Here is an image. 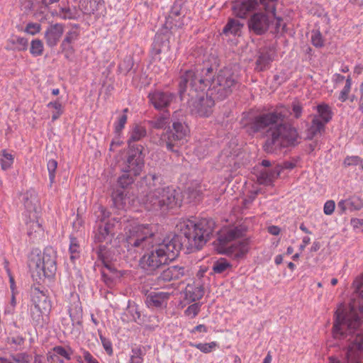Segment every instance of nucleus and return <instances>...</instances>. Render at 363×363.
<instances>
[{"instance_id": "nucleus-1", "label": "nucleus", "mask_w": 363, "mask_h": 363, "mask_svg": "<svg viewBox=\"0 0 363 363\" xmlns=\"http://www.w3.org/2000/svg\"><path fill=\"white\" fill-rule=\"evenodd\" d=\"M216 223L211 218L179 221L176 228L179 234L160 239L149 225H135L125 232L124 247L132 258L145 250L140 264L146 271L153 272L174 261L184 245L191 252L200 250L211 239Z\"/></svg>"}, {"instance_id": "nucleus-2", "label": "nucleus", "mask_w": 363, "mask_h": 363, "mask_svg": "<svg viewBox=\"0 0 363 363\" xmlns=\"http://www.w3.org/2000/svg\"><path fill=\"white\" fill-rule=\"evenodd\" d=\"M237 84L234 74L227 69L217 74L213 66L199 65L187 70L180 78L179 93L181 100L187 96L189 106L193 114L208 117L213 111L215 101L223 100L230 95Z\"/></svg>"}, {"instance_id": "nucleus-3", "label": "nucleus", "mask_w": 363, "mask_h": 363, "mask_svg": "<svg viewBox=\"0 0 363 363\" xmlns=\"http://www.w3.org/2000/svg\"><path fill=\"white\" fill-rule=\"evenodd\" d=\"M247 128L250 134L264 133L263 150L267 153H274L299 143L296 129L286 121V113L280 109L255 116Z\"/></svg>"}, {"instance_id": "nucleus-4", "label": "nucleus", "mask_w": 363, "mask_h": 363, "mask_svg": "<svg viewBox=\"0 0 363 363\" xmlns=\"http://www.w3.org/2000/svg\"><path fill=\"white\" fill-rule=\"evenodd\" d=\"M353 285L355 290L349 308L340 306L335 313L334 338H343L345 329L356 330L363 323V277L356 279Z\"/></svg>"}, {"instance_id": "nucleus-5", "label": "nucleus", "mask_w": 363, "mask_h": 363, "mask_svg": "<svg viewBox=\"0 0 363 363\" xmlns=\"http://www.w3.org/2000/svg\"><path fill=\"white\" fill-rule=\"evenodd\" d=\"M277 0H236L233 2L232 9L233 13L240 18H244L245 15L255 9L257 6H262L265 13L256 12L249 18L247 22L250 32L255 35H261L265 33L272 22L275 16V1Z\"/></svg>"}, {"instance_id": "nucleus-6", "label": "nucleus", "mask_w": 363, "mask_h": 363, "mask_svg": "<svg viewBox=\"0 0 363 363\" xmlns=\"http://www.w3.org/2000/svg\"><path fill=\"white\" fill-rule=\"evenodd\" d=\"M245 230L242 227L227 228L220 231L214 241L217 251L225 254L234 259H243L249 250V242L247 239L237 241L242 238Z\"/></svg>"}, {"instance_id": "nucleus-7", "label": "nucleus", "mask_w": 363, "mask_h": 363, "mask_svg": "<svg viewBox=\"0 0 363 363\" xmlns=\"http://www.w3.org/2000/svg\"><path fill=\"white\" fill-rule=\"evenodd\" d=\"M172 128H168L160 138V145L179 155L181 147L186 143L189 128L185 123L182 111L172 115Z\"/></svg>"}, {"instance_id": "nucleus-8", "label": "nucleus", "mask_w": 363, "mask_h": 363, "mask_svg": "<svg viewBox=\"0 0 363 363\" xmlns=\"http://www.w3.org/2000/svg\"><path fill=\"white\" fill-rule=\"evenodd\" d=\"M28 267L33 279L38 283L45 277H52L57 269L56 253L53 248L45 247L43 254L32 252Z\"/></svg>"}, {"instance_id": "nucleus-9", "label": "nucleus", "mask_w": 363, "mask_h": 363, "mask_svg": "<svg viewBox=\"0 0 363 363\" xmlns=\"http://www.w3.org/2000/svg\"><path fill=\"white\" fill-rule=\"evenodd\" d=\"M345 337L338 340L346 339L348 342L345 354L346 363H362L363 358V332L355 333V330L345 329Z\"/></svg>"}, {"instance_id": "nucleus-10", "label": "nucleus", "mask_w": 363, "mask_h": 363, "mask_svg": "<svg viewBox=\"0 0 363 363\" xmlns=\"http://www.w3.org/2000/svg\"><path fill=\"white\" fill-rule=\"evenodd\" d=\"M143 146H137L135 149H129L128 157L124 166L123 172L133 175H139L144 167V157L143 155Z\"/></svg>"}, {"instance_id": "nucleus-11", "label": "nucleus", "mask_w": 363, "mask_h": 363, "mask_svg": "<svg viewBox=\"0 0 363 363\" xmlns=\"http://www.w3.org/2000/svg\"><path fill=\"white\" fill-rule=\"evenodd\" d=\"M163 209L165 211L177 206H180L182 199L180 194L174 188L169 186L160 187Z\"/></svg>"}, {"instance_id": "nucleus-12", "label": "nucleus", "mask_w": 363, "mask_h": 363, "mask_svg": "<svg viewBox=\"0 0 363 363\" xmlns=\"http://www.w3.org/2000/svg\"><path fill=\"white\" fill-rule=\"evenodd\" d=\"M187 272L188 270L183 266L172 265L161 272L157 280L163 282L181 280L186 276Z\"/></svg>"}, {"instance_id": "nucleus-13", "label": "nucleus", "mask_w": 363, "mask_h": 363, "mask_svg": "<svg viewBox=\"0 0 363 363\" xmlns=\"http://www.w3.org/2000/svg\"><path fill=\"white\" fill-rule=\"evenodd\" d=\"M161 192L160 187L149 191L142 199L145 207L148 211L164 212L161 200Z\"/></svg>"}, {"instance_id": "nucleus-14", "label": "nucleus", "mask_w": 363, "mask_h": 363, "mask_svg": "<svg viewBox=\"0 0 363 363\" xmlns=\"http://www.w3.org/2000/svg\"><path fill=\"white\" fill-rule=\"evenodd\" d=\"M148 97L154 107L158 110L167 108L176 99L175 94L169 91H161L150 93Z\"/></svg>"}, {"instance_id": "nucleus-15", "label": "nucleus", "mask_w": 363, "mask_h": 363, "mask_svg": "<svg viewBox=\"0 0 363 363\" xmlns=\"http://www.w3.org/2000/svg\"><path fill=\"white\" fill-rule=\"evenodd\" d=\"M78 8L85 15L94 14L95 12H97L96 14V18L104 16L105 6L104 0H79Z\"/></svg>"}, {"instance_id": "nucleus-16", "label": "nucleus", "mask_w": 363, "mask_h": 363, "mask_svg": "<svg viewBox=\"0 0 363 363\" xmlns=\"http://www.w3.org/2000/svg\"><path fill=\"white\" fill-rule=\"evenodd\" d=\"M35 308L42 314H47L51 310V303L48 296L38 289H35L33 298Z\"/></svg>"}, {"instance_id": "nucleus-17", "label": "nucleus", "mask_w": 363, "mask_h": 363, "mask_svg": "<svg viewBox=\"0 0 363 363\" xmlns=\"http://www.w3.org/2000/svg\"><path fill=\"white\" fill-rule=\"evenodd\" d=\"M170 294L167 292H150L146 297L145 303L148 307L165 308Z\"/></svg>"}, {"instance_id": "nucleus-18", "label": "nucleus", "mask_w": 363, "mask_h": 363, "mask_svg": "<svg viewBox=\"0 0 363 363\" xmlns=\"http://www.w3.org/2000/svg\"><path fill=\"white\" fill-rule=\"evenodd\" d=\"M64 31V27L60 23L51 25L45 31V38L50 47H54L58 43Z\"/></svg>"}, {"instance_id": "nucleus-19", "label": "nucleus", "mask_w": 363, "mask_h": 363, "mask_svg": "<svg viewBox=\"0 0 363 363\" xmlns=\"http://www.w3.org/2000/svg\"><path fill=\"white\" fill-rule=\"evenodd\" d=\"M281 171L280 165H277L272 169L261 170L257 176V181L260 184L271 185L273 181L279 176Z\"/></svg>"}, {"instance_id": "nucleus-20", "label": "nucleus", "mask_w": 363, "mask_h": 363, "mask_svg": "<svg viewBox=\"0 0 363 363\" xmlns=\"http://www.w3.org/2000/svg\"><path fill=\"white\" fill-rule=\"evenodd\" d=\"M169 49V41L166 33H157L152 44V53L155 56L162 52H167Z\"/></svg>"}, {"instance_id": "nucleus-21", "label": "nucleus", "mask_w": 363, "mask_h": 363, "mask_svg": "<svg viewBox=\"0 0 363 363\" xmlns=\"http://www.w3.org/2000/svg\"><path fill=\"white\" fill-rule=\"evenodd\" d=\"M169 18L176 22L175 26L181 27L184 23H187L185 18L184 10L182 9V1H177L172 7L169 13Z\"/></svg>"}, {"instance_id": "nucleus-22", "label": "nucleus", "mask_w": 363, "mask_h": 363, "mask_svg": "<svg viewBox=\"0 0 363 363\" xmlns=\"http://www.w3.org/2000/svg\"><path fill=\"white\" fill-rule=\"evenodd\" d=\"M22 201L25 208L30 212H36L38 205V196L35 191L33 189L28 190L22 194Z\"/></svg>"}, {"instance_id": "nucleus-23", "label": "nucleus", "mask_w": 363, "mask_h": 363, "mask_svg": "<svg viewBox=\"0 0 363 363\" xmlns=\"http://www.w3.org/2000/svg\"><path fill=\"white\" fill-rule=\"evenodd\" d=\"M204 294V288L202 285L192 286L188 284L184 291L185 299L194 302L201 299Z\"/></svg>"}, {"instance_id": "nucleus-24", "label": "nucleus", "mask_w": 363, "mask_h": 363, "mask_svg": "<svg viewBox=\"0 0 363 363\" xmlns=\"http://www.w3.org/2000/svg\"><path fill=\"white\" fill-rule=\"evenodd\" d=\"M233 264L225 258H220L213 263L210 274H227L232 271Z\"/></svg>"}, {"instance_id": "nucleus-25", "label": "nucleus", "mask_w": 363, "mask_h": 363, "mask_svg": "<svg viewBox=\"0 0 363 363\" xmlns=\"http://www.w3.org/2000/svg\"><path fill=\"white\" fill-rule=\"evenodd\" d=\"M146 135V130L145 128L139 125H135L132 131L130 133V138L128 140L129 149H135L138 145H135L136 141L140 140L141 138Z\"/></svg>"}, {"instance_id": "nucleus-26", "label": "nucleus", "mask_w": 363, "mask_h": 363, "mask_svg": "<svg viewBox=\"0 0 363 363\" xmlns=\"http://www.w3.org/2000/svg\"><path fill=\"white\" fill-rule=\"evenodd\" d=\"M272 60L273 57L272 51L265 49L261 50L256 61L255 69L257 71H263Z\"/></svg>"}, {"instance_id": "nucleus-27", "label": "nucleus", "mask_w": 363, "mask_h": 363, "mask_svg": "<svg viewBox=\"0 0 363 363\" xmlns=\"http://www.w3.org/2000/svg\"><path fill=\"white\" fill-rule=\"evenodd\" d=\"M242 26L243 24L238 20L230 19L223 29V34L226 36L229 35H240Z\"/></svg>"}, {"instance_id": "nucleus-28", "label": "nucleus", "mask_w": 363, "mask_h": 363, "mask_svg": "<svg viewBox=\"0 0 363 363\" xmlns=\"http://www.w3.org/2000/svg\"><path fill=\"white\" fill-rule=\"evenodd\" d=\"M113 225L109 223L104 224H99L97 233L95 235V241L101 242L106 240V238L111 235Z\"/></svg>"}, {"instance_id": "nucleus-29", "label": "nucleus", "mask_w": 363, "mask_h": 363, "mask_svg": "<svg viewBox=\"0 0 363 363\" xmlns=\"http://www.w3.org/2000/svg\"><path fill=\"white\" fill-rule=\"evenodd\" d=\"M108 252L106 251V247L105 245H99V249L97 250V255L99 259L102 262L104 265L106 269L109 271L110 272L114 273L116 272V269L111 265V263L107 260Z\"/></svg>"}, {"instance_id": "nucleus-30", "label": "nucleus", "mask_w": 363, "mask_h": 363, "mask_svg": "<svg viewBox=\"0 0 363 363\" xmlns=\"http://www.w3.org/2000/svg\"><path fill=\"white\" fill-rule=\"evenodd\" d=\"M58 16L63 19H77L79 17V12L76 7L71 9L69 7L60 6Z\"/></svg>"}, {"instance_id": "nucleus-31", "label": "nucleus", "mask_w": 363, "mask_h": 363, "mask_svg": "<svg viewBox=\"0 0 363 363\" xmlns=\"http://www.w3.org/2000/svg\"><path fill=\"white\" fill-rule=\"evenodd\" d=\"M127 194L125 193L124 190L122 189H116L112 193V199L115 206L118 208H123L125 204Z\"/></svg>"}, {"instance_id": "nucleus-32", "label": "nucleus", "mask_w": 363, "mask_h": 363, "mask_svg": "<svg viewBox=\"0 0 363 363\" xmlns=\"http://www.w3.org/2000/svg\"><path fill=\"white\" fill-rule=\"evenodd\" d=\"M27 234L30 238H32V236L37 238L43 232L42 226L37 220H30L28 221L27 223Z\"/></svg>"}, {"instance_id": "nucleus-33", "label": "nucleus", "mask_w": 363, "mask_h": 363, "mask_svg": "<svg viewBox=\"0 0 363 363\" xmlns=\"http://www.w3.org/2000/svg\"><path fill=\"white\" fill-rule=\"evenodd\" d=\"M137 175H133L130 173L123 172V174L118 179V186L123 189H127L134 182L135 177Z\"/></svg>"}, {"instance_id": "nucleus-34", "label": "nucleus", "mask_w": 363, "mask_h": 363, "mask_svg": "<svg viewBox=\"0 0 363 363\" xmlns=\"http://www.w3.org/2000/svg\"><path fill=\"white\" fill-rule=\"evenodd\" d=\"M109 215V212L101 205L96 206L94 216L96 223L100 222V224H103L102 223H106V220L108 218Z\"/></svg>"}, {"instance_id": "nucleus-35", "label": "nucleus", "mask_w": 363, "mask_h": 363, "mask_svg": "<svg viewBox=\"0 0 363 363\" xmlns=\"http://www.w3.org/2000/svg\"><path fill=\"white\" fill-rule=\"evenodd\" d=\"M325 124V123L321 121L320 118H314L312 120V124L309 129L310 133L313 136H315L318 133H321V132L324 130Z\"/></svg>"}, {"instance_id": "nucleus-36", "label": "nucleus", "mask_w": 363, "mask_h": 363, "mask_svg": "<svg viewBox=\"0 0 363 363\" xmlns=\"http://www.w3.org/2000/svg\"><path fill=\"white\" fill-rule=\"evenodd\" d=\"M317 108L320 116L323 120V122L325 123L329 122L332 118V112L330 107L328 105L321 104L318 106Z\"/></svg>"}, {"instance_id": "nucleus-37", "label": "nucleus", "mask_w": 363, "mask_h": 363, "mask_svg": "<svg viewBox=\"0 0 363 363\" xmlns=\"http://www.w3.org/2000/svg\"><path fill=\"white\" fill-rule=\"evenodd\" d=\"M9 41L14 45L13 49L18 51L26 50L28 48V40L24 38H13Z\"/></svg>"}, {"instance_id": "nucleus-38", "label": "nucleus", "mask_w": 363, "mask_h": 363, "mask_svg": "<svg viewBox=\"0 0 363 363\" xmlns=\"http://www.w3.org/2000/svg\"><path fill=\"white\" fill-rule=\"evenodd\" d=\"M79 245L75 238H70L69 252H70V259L72 262H74L75 259L79 257Z\"/></svg>"}, {"instance_id": "nucleus-39", "label": "nucleus", "mask_w": 363, "mask_h": 363, "mask_svg": "<svg viewBox=\"0 0 363 363\" xmlns=\"http://www.w3.org/2000/svg\"><path fill=\"white\" fill-rule=\"evenodd\" d=\"M168 122L169 118L166 115H162L155 120L149 121V123L154 128L162 129L168 123Z\"/></svg>"}, {"instance_id": "nucleus-40", "label": "nucleus", "mask_w": 363, "mask_h": 363, "mask_svg": "<svg viewBox=\"0 0 363 363\" xmlns=\"http://www.w3.org/2000/svg\"><path fill=\"white\" fill-rule=\"evenodd\" d=\"M3 157L1 159V168L4 170L8 169L11 167L13 162V155L7 153L5 150L2 151Z\"/></svg>"}, {"instance_id": "nucleus-41", "label": "nucleus", "mask_w": 363, "mask_h": 363, "mask_svg": "<svg viewBox=\"0 0 363 363\" xmlns=\"http://www.w3.org/2000/svg\"><path fill=\"white\" fill-rule=\"evenodd\" d=\"M43 50V45L40 40L36 39L31 42L30 51L31 54L39 56L41 55Z\"/></svg>"}, {"instance_id": "nucleus-42", "label": "nucleus", "mask_w": 363, "mask_h": 363, "mask_svg": "<svg viewBox=\"0 0 363 363\" xmlns=\"http://www.w3.org/2000/svg\"><path fill=\"white\" fill-rule=\"evenodd\" d=\"M48 170L49 172V179L50 185L55 182V172L57 167V162L55 160H50L47 164Z\"/></svg>"}, {"instance_id": "nucleus-43", "label": "nucleus", "mask_w": 363, "mask_h": 363, "mask_svg": "<svg viewBox=\"0 0 363 363\" xmlns=\"http://www.w3.org/2000/svg\"><path fill=\"white\" fill-rule=\"evenodd\" d=\"M311 42L316 48H321L324 45L321 33L318 30H313L311 35Z\"/></svg>"}, {"instance_id": "nucleus-44", "label": "nucleus", "mask_w": 363, "mask_h": 363, "mask_svg": "<svg viewBox=\"0 0 363 363\" xmlns=\"http://www.w3.org/2000/svg\"><path fill=\"white\" fill-rule=\"evenodd\" d=\"M351 84H352V80L350 77L349 76L346 79V84L345 85V87L341 91L339 96V99L342 101H345L347 100L348 94L350 91L351 89Z\"/></svg>"}, {"instance_id": "nucleus-45", "label": "nucleus", "mask_w": 363, "mask_h": 363, "mask_svg": "<svg viewBox=\"0 0 363 363\" xmlns=\"http://www.w3.org/2000/svg\"><path fill=\"white\" fill-rule=\"evenodd\" d=\"M157 179V176L156 174H149L144 177L141 181V185L145 184L148 186L149 191L152 190V187L155 186V181Z\"/></svg>"}, {"instance_id": "nucleus-46", "label": "nucleus", "mask_w": 363, "mask_h": 363, "mask_svg": "<svg viewBox=\"0 0 363 363\" xmlns=\"http://www.w3.org/2000/svg\"><path fill=\"white\" fill-rule=\"evenodd\" d=\"M344 164L346 166L359 165V167L363 169V160L357 156L347 157L344 161Z\"/></svg>"}, {"instance_id": "nucleus-47", "label": "nucleus", "mask_w": 363, "mask_h": 363, "mask_svg": "<svg viewBox=\"0 0 363 363\" xmlns=\"http://www.w3.org/2000/svg\"><path fill=\"white\" fill-rule=\"evenodd\" d=\"M196 348L200 350L201 352L204 353L211 352L213 349H214L216 346V343L215 342H212L210 343H199L194 345Z\"/></svg>"}, {"instance_id": "nucleus-48", "label": "nucleus", "mask_w": 363, "mask_h": 363, "mask_svg": "<svg viewBox=\"0 0 363 363\" xmlns=\"http://www.w3.org/2000/svg\"><path fill=\"white\" fill-rule=\"evenodd\" d=\"M348 209L350 211L359 210L363 207V203L359 199L347 200Z\"/></svg>"}, {"instance_id": "nucleus-49", "label": "nucleus", "mask_w": 363, "mask_h": 363, "mask_svg": "<svg viewBox=\"0 0 363 363\" xmlns=\"http://www.w3.org/2000/svg\"><path fill=\"white\" fill-rule=\"evenodd\" d=\"M189 198L193 201H197L200 200L201 192L196 188H188Z\"/></svg>"}, {"instance_id": "nucleus-50", "label": "nucleus", "mask_w": 363, "mask_h": 363, "mask_svg": "<svg viewBox=\"0 0 363 363\" xmlns=\"http://www.w3.org/2000/svg\"><path fill=\"white\" fill-rule=\"evenodd\" d=\"M53 352L55 353V354L58 357V355H60L63 357H65L66 359L69 360L70 359V354L68 351H67L62 346H56L53 348Z\"/></svg>"}, {"instance_id": "nucleus-51", "label": "nucleus", "mask_w": 363, "mask_h": 363, "mask_svg": "<svg viewBox=\"0 0 363 363\" xmlns=\"http://www.w3.org/2000/svg\"><path fill=\"white\" fill-rule=\"evenodd\" d=\"M30 359V356L26 353H21L13 356V360L17 363H28Z\"/></svg>"}, {"instance_id": "nucleus-52", "label": "nucleus", "mask_w": 363, "mask_h": 363, "mask_svg": "<svg viewBox=\"0 0 363 363\" xmlns=\"http://www.w3.org/2000/svg\"><path fill=\"white\" fill-rule=\"evenodd\" d=\"M126 122H127L126 114L121 115L118 119V123H116V125L115 126V130H116V133L119 134L121 132V130L124 128Z\"/></svg>"}, {"instance_id": "nucleus-53", "label": "nucleus", "mask_w": 363, "mask_h": 363, "mask_svg": "<svg viewBox=\"0 0 363 363\" xmlns=\"http://www.w3.org/2000/svg\"><path fill=\"white\" fill-rule=\"evenodd\" d=\"M77 33L74 31L67 33L62 43V47L63 48V49H66L67 44H69L72 41H74L77 38Z\"/></svg>"}, {"instance_id": "nucleus-54", "label": "nucleus", "mask_w": 363, "mask_h": 363, "mask_svg": "<svg viewBox=\"0 0 363 363\" xmlns=\"http://www.w3.org/2000/svg\"><path fill=\"white\" fill-rule=\"evenodd\" d=\"M40 30V25L36 23H29L27 24L26 31L31 35H35Z\"/></svg>"}, {"instance_id": "nucleus-55", "label": "nucleus", "mask_w": 363, "mask_h": 363, "mask_svg": "<svg viewBox=\"0 0 363 363\" xmlns=\"http://www.w3.org/2000/svg\"><path fill=\"white\" fill-rule=\"evenodd\" d=\"M199 307L200 306L199 303H194L186 309L185 314L195 317L199 312Z\"/></svg>"}, {"instance_id": "nucleus-56", "label": "nucleus", "mask_w": 363, "mask_h": 363, "mask_svg": "<svg viewBox=\"0 0 363 363\" xmlns=\"http://www.w3.org/2000/svg\"><path fill=\"white\" fill-rule=\"evenodd\" d=\"M335 202L332 200H329L325 202L323 208V211L325 214L331 215L335 210Z\"/></svg>"}, {"instance_id": "nucleus-57", "label": "nucleus", "mask_w": 363, "mask_h": 363, "mask_svg": "<svg viewBox=\"0 0 363 363\" xmlns=\"http://www.w3.org/2000/svg\"><path fill=\"white\" fill-rule=\"evenodd\" d=\"M100 338H101V342H102L104 350L109 355H111L113 353V350H112L111 342L101 335Z\"/></svg>"}, {"instance_id": "nucleus-58", "label": "nucleus", "mask_w": 363, "mask_h": 363, "mask_svg": "<svg viewBox=\"0 0 363 363\" xmlns=\"http://www.w3.org/2000/svg\"><path fill=\"white\" fill-rule=\"evenodd\" d=\"M292 110L295 118H300L302 113V107L299 102H294L292 104Z\"/></svg>"}, {"instance_id": "nucleus-59", "label": "nucleus", "mask_w": 363, "mask_h": 363, "mask_svg": "<svg viewBox=\"0 0 363 363\" xmlns=\"http://www.w3.org/2000/svg\"><path fill=\"white\" fill-rule=\"evenodd\" d=\"M351 225L355 229L363 231V220L359 218H353L351 220Z\"/></svg>"}, {"instance_id": "nucleus-60", "label": "nucleus", "mask_w": 363, "mask_h": 363, "mask_svg": "<svg viewBox=\"0 0 363 363\" xmlns=\"http://www.w3.org/2000/svg\"><path fill=\"white\" fill-rule=\"evenodd\" d=\"M8 342L17 345H21L24 342V338L21 336L13 337H9Z\"/></svg>"}, {"instance_id": "nucleus-61", "label": "nucleus", "mask_w": 363, "mask_h": 363, "mask_svg": "<svg viewBox=\"0 0 363 363\" xmlns=\"http://www.w3.org/2000/svg\"><path fill=\"white\" fill-rule=\"evenodd\" d=\"M84 358L86 363H99L93 356L87 351L84 352Z\"/></svg>"}, {"instance_id": "nucleus-62", "label": "nucleus", "mask_w": 363, "mask_h": 363, "mask_svg": "<svg viewBox=\"0 0 363 363\" xmlns=\"http://www.w3.org/2000/svg\"><path fill=\"white\" fill-rule=\"evenodd\" d=\"M296 164L291 161H286L283 163L282 166H281V169H292L295 167Z\"/></svg>"}, {"instance_id": "nucleus-63", "label": "nucleus", "mask_w": 363, "mask_h": 363, "mask_svg": "<svg viewBox=\"0 0 363 363\" xmlns=\"http://www.w3.org/2000/svg\"><path fill=\"white\" fill-rule=\"evenodd\" d=\"M101 275H102V278H103V280L104 281V282L107 284V285H110L112 284L113 282V279L112 278H111L110 277H108V275L106 273V272L104 270H103L101 272Z\"/></svg>"}, {"instance_id": "nucleus-64", "label": "nucleus", "mask_w": 363, "mask_h": 363, "mask_svg": "<svg viewBox=\"0 0 363 363\" xmlns=\"http://www.w3.org/2000/svg\"><path fill=\"white\" fill-rule=\"evenodd\" d=\"M268 232L273 235H277L280 233V228L277 226L272 225L268 228Z\"/></svg>"}]
</instances>
